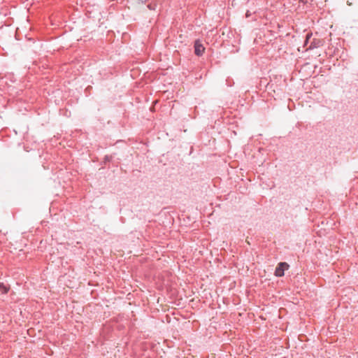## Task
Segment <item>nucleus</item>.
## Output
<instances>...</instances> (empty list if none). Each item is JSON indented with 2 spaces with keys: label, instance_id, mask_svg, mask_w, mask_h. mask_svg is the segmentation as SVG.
Listing matches in <instances>:
<instances>
[{
  "label": "nucleus",
  "instance_id": "f257e3e1",
  "mask_svg": "<svg viewBox=\"0 0 358 358\" xmlns=\"http://www.w3.org/2000/svg\"><path fill=\"white\" fill-rule=\"evenodd\" d=\"M289 265L286 262H280L278 264V266L275 271V275L278 277H282L284 275V272L285 269H287Z\"/></svg>",
  "mask_w": 358,
  "mask_h": 358
},
{
  "label": "nucleus",
  "instance_id": "f03ea898",
  "mask_svg": "<svg viewBox=\"0 0 358 358\" xmlns=\"http://www.w3.org/2000/svg\"><path fill=\"white\" fill-rule=\"evenodd\" d=\"M205 50V48L203 44L200 43L199 41H196L194 43V52L197 56H201L203 55Z\"/></svg>",
  "mask_w": 358,
  "mask_h": 358
},
{
  "label": "nucleus",
  "instance_id": "7ed1b4c3",
  "mask_svg": "<svg viewBox=\"0 0 358 358\" xmlns=\"http://www.w3.org/2000/svg\"><path fill=\"white\" fill-rule=\"evenodd\" d=\"M9 288L7 287L3 282H0V292L3 294H6Z\"/></svg>",
  "mask_w": 358,
  "mask_h": 358
},
{
  "label": "nucleus",
  "instance_id": "20e7f679",
  "mask_svg": "<svg viewBox=\"0 0 358 358\" xmlns=\"http://www.w3.org/2000/svg\"><path fill=\"white\" fill-rule=\"evenodd\" d=\"M152 103H153V104H154V105L157 104V100L153 101V102H152Z\"/></svg>",
  "mask_w": 358,
  "mask_h": 358
},
{
  "label": "nucleus",
  "instance_id": "39448f33",
  "mask_svg": "<svg viewBox=\"0 0 358 358\" xmlns=\"http://www.w3.org/2000/svg\"><path fill=\"white\" fill-rule=\"evenodd\" d=\"M348 358H350V357H348Z\"/></svg>",
  "mask_w": 358,
  "mask_h": 358
}]
</instances>
